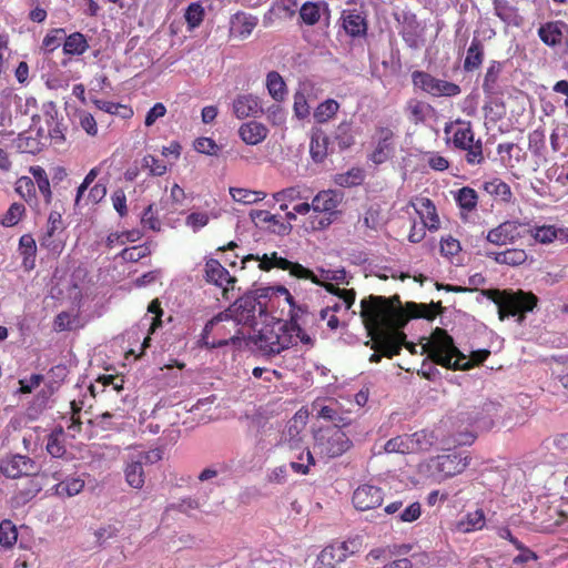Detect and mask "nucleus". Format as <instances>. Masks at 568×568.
I'll return each mask as SVG.
<instances>
[{"instance_id":"44","label":"nucleus","mask_w":568,"mask_h":568,"mask_svg":"<svg viewBox=\"0 0 568 568\" xmlns=\"http://www.w3.org/2000/svg\"><path fill=\"white\" fill-rule=\"evenodd\" d=\"M483 62V47L478 40H473L464 61V68L467 71L477 69Z\"/></svg>"},{"instance_id":"54","label":"nucleus","mask_w":568,"mask_h":568,"mask_svg":"<svg viewBox=\"0 0 568 568\" xmlns=\"http://www.w3.org/2000/svg\"><path fill=\"white\" fill-rule=\"evenodd\" d=\"M384 449L386 453L412 454L409 436H397L386 442Z\"/></svg>"},{"instance_id":"62","label":"nucleus","mask_w":568,"mask_h":568,"mask_svg":"<svg viewBox=\"0 0 568 568\" xmlns=\"http://www.w3.org/2000/svg\"><path fill=\"white\" fill-rule=\"evenodd\" d=\"M77 324V316L69 312H61L54 320V329L58 332L73 329Z\"/></svg>"},{"instance_id":"11","label":"nucleus","mask_w":568,"mask_h":568,"mask_svg":"<svg viewBox=\"0 0 568 568\" xmlns=\"http://www.w3.org/2000/svg\"><path fill=\"white\" fill-rule=\"evenodd\" d=\"M470 458L467 454L450 453L429 459L425 465L430 477L440 481L462 474L469 465Z\"/></svg>"},{"instance_id":"47","label":"nucleus","mask_w":568,"mask_h":568,"mask_svg":"<svg viewBox=\"0 0 568 568\" xmlns=\"http://www.w3.org/2000/svg\"><path fill=\"white\" fill-rule=\"evenodd\" d=\"M252 217L255 223H272V231L278 234H285L288 231V226L282 222H280L276 215L271 214L268 211H256L252 213Z\"/></svg>"},{"instance_id":"32","label":"nucleus","mask_w":568,"mask_h":568,"mask_svg":"<svg viewBox=\"0 0 568 568\" xmlns=\"http://www.w3.org/2000/svg\"><path fill=\"white\" fill-rule=\"evenodd\" d=\"M321 568H336L344 560L336 541L325 547L317 557Z\"/></svg>"},{"instance_id":"26","label":"nucleus","mask_w":568,"mask_h":568,"mask_svg":"<svg viewBox=\"0 0 568 568\" xmlns=\"http://www.w3.org/2000/svg\"><path fill=\"white\" fill-rule=\"evenodd\" d=\"M265 87L274 102L283 103L286 100L288 93L287 87L278 72L271 71L266 74Z\"/></svg>"},{"instance_id":"45","label":"nucleus","mask_w":568,"mask_h":568,"mask_svg":"<svg viewBox=\"0 0 568 568\" xmlns=\"http://www.w3.org/2000/svg\"><path fill=\"white\" fill-rule=\"evenodd\" d=\"M364 180V172L358 168H353L345 173L336 174L334 178L335 184L343 187H352L359 185Z\"/></svg>"},{"instance_id":"31","label":"nucleus","mask_w":568,"mask_h":568,"mask_svg":"<svg viewBox=\"0 0 568 568\" xmlns=\"http://www.w3.org/2000/svg\"><path fill=\"white\" fill-rule=\"evenodd\" d=\"M205 274L207 281L217 286H223L230 282L227 270L217 260L211 258L206 262Z\"/></svg>"},{"instance_id":"55","label":"nucleus","mask_w":568,"mask_h":568,"mask_svg":"<svg viewBox=\"0 0 568 568\" xmlns=\"http://www.w3.org/2000/svg\"><path fill=\"white\" fill-rule=\"evenodd\" d=\"M16 192L27 202H30L36 196L33 180L29 176L19 178L16 182Z\"/></svg>"},{"instance_id":"25","label":"nucleus","mask_w":568,"mask_h":568,"mask_svg":"<svg viewBox=\"0 0 568 568\" xmlns=\"http://www.w3.org/2000/svg\"><path fill=\"white\" fill-rule=\"evenodd\" d=\"M504 407L493 400H487L483 405V416L475 422L480 423L484 428H491L497 424L506 425Z\"/></svg>"},{"instance_id":"43","label":"nucleus","mask_w":568,"mask_h":568,"mask_svg":"<svg viewBox=\"0 0 568 568\" xmlns=\"http://www.w3.org/2000/svg\"><path fill=\"white\" fill-rule=\"evenodd\" d=\"M106 387H111L113 392H119L122 389V379L113 375L100 376L94 384L89 386V392L94 397L98 392H103Z\"/></svg>"},{"instance_id":"15","label":"nucleus","mask_w":568,"mask_h":568,"mask_svg":"<svg viewBox=\"0 0 568 568\" xmlns=\"http://www.w3.org/2000/svg\"><path fill=\"white\" fill-rule=\"evenodd\" d=\"M1 473L9 478L34 476L39 471L37 464L23 455H12L3 458L0 464Z\"/></svg>"},{"instance_id":"29","label":"nucleus","mask_w":568,"mask_h":568,"mask_svg":"<svg viewBox=\"0 0 568 568\" xmlns=\"http://www.w3.org/2000/svg\"><path fill=\"white\" fill-rule=\"evenodd\" d=\"M496 263L508 266L523 265L528 260V254L521 248H508L503 252L488 254Z\"/></svg>"},{"instance_id":"3","label":"nucleus","mask_w":568,"mask_h":568,"mask_svg":"<svg viewBox=\"0 0 568 568\" xmlns=\"http://www.w3.org/2000/svg\"><path fill=\"white\" fill-rule=\"evenodd\" d=\"M254 303L252 300H237L231 307L221 312L212 320H210L201 334V343L205 347L215 348L224 346L229 341L234 342L239 339V335H232L230 338L226 337L231 329L236 325H251L254 320Z\"/></svg>"},{"instance_id":"20","label":"nucleus","mask_w":568,"mask_h":568,"mask_svg":"<svg viewBox=\"0 0 568 568\" xmlns=\"http://www.w3.org/2000/svg\"><path fill=\"white\" fill-rule=\"evenodd\" d=\"M521 224L517 221H506L488 231L486 239L494 245H507L521 236Z\"/></svg>"},{"instance_id":"53","label":"nucleus","mask_w":568,"mask_h":568,"mask_svg":"<svg viewBox=\"0 0 568 568\" xmlns=\"http://www.w3.org/2000/svg\"><path fill=\"white\" fill-rule=\"evenodd\" d=\"M26 213V207L21 203H12L1 220V224L7 227L17 225Z\"/></svg>"},{"instance_id":"35","label":"nucleus","mask_w":568,"mask_h":568,"mask_svg":"<svg viewBox=\"0 0 568 568\" xmlns=\"http://www.w3.org/2000/svg\"><path fill=\"white\" fill-rule=\"evenodd\" d=\"M408 436L412 454L426 452L435 444V436L432 432L420 430Z\"/></svg>"},{"instance_id":"4","label":"nucleus","mask_w":568,"mask_h":568,"mask_svg":"<svg viewBox=\"0 0 568 568\" xmlns=\"http://www.w3.org/2000/svg\"><path fill=\"white\" fill-rule=\"evenodd\" d=\"M342 194L333 190L320 191L311 203L294 204L286 213L288 221H296L297 216H305L303 225L306 231H322L327 229L336 219Z\"/></svg>"},{"instance_id":"41","label":"nucleus","mask_w":568,"mask_h":568,"mask_svg":"<svg viewBox=\"0 0 568 568\" xmlns=\"http://www.w3.org/2000/svg\"><path fill=\"white\" fill-rule=\"evenodd\" d=\"M89 48L87 39L82 33L70 34L63 43V52L71 55H80Z\"/></svg>"},{"instance_id":"49","label":"nucleus","mask_w":568,"mask_h":568,"mask_svg":"<svg viewBox=\"0 0 568 568\" xmlns=\"http://www.w3.org/2000/svg\"><path fill=\"white\" fill-rule=\"evenodd\" d=\"M204 8L200 2H193L191 3L184 13L185 21L187 23L189 29H195L197 28L203 19H204Z\"/></svg>"},{"instance_id":"18","label":"nucleus","mask_w":568,"mask_h":568,"mask_svg":"<svg viewBox=\"0 0 568 568\" xmlns=\"http://www.w3.org/2000/svg\"><path fill=\"white\" fill-rule=\"evenodd\" d=\"M232 113L239 120L256 118L263 113V104L260 97L252 93L237 94L232 101Z\"/></svg>"},{"instance_id":"5","label":"nucleus","mask_w":568,"mask_h":568,"mask_svg":"<svg viewBox=\"0 0 568 568\" xmlns=\"http://www.w3.org/2000/svg\"><path fill=\"white\" fill-rule=\"evenodd\" d=\"M422 348L434 363L452 369H469L474 364L483 363L490 354L487 349H479L473 352L468 359L454 345L453 338L440 328L430 334Z\"/></svg>"},{"instance_id":"1","label":"nucleus","mask_w":568,"mask_h":568,"mask_svg":"<svg viewBox=\"0 0 568 568\" xmlns=\"http://www.w3.org/2000/svg\"><path fill=\"white\" fill-rule=\"evenodd\" d=\"M361 316L373 342V349L386 357L399 354L405 337L399 327L406 322L400 310L385 297L369 296L361 302Z\"/></svg>"},{"instance_id":"24","label":"nucleus","mask_w":568,"mask_h":568,"mask_svg":"<svg viewBox=\"0 0 568 568\" xmlns=\"http://www.w3.org/2000/svg\"><path fill=\"white\" fill-rule=\"evenodd\" d=\"M393 131L388 128H381L376 132V146L371 154V160L376 164L386 162L393 153Z\"/></svg>"},{"instance_id":"36","label":"nucleus","mask_w":568,"mask_h":568,"mask_svg":"<svg viewBox=\"0 0 568 568\" xmlns=\"http://www.w3.org/2000/svg\"><path fill=\"white\" fill-rule=\"evenodd\" d=\"M230 195L235 202L242 204H254L265 199L262 191H253L244 187H230Z\"/></svg>"},{"instance_id":"6","label":"nucleus","mask_w":568,"mask_h":568,"mask_svg":"<svg viewBox=\"0 0 568 568\" xmlns=\"http://www.w3.org/2000/svg\"><path fill=\"white\" fill-rule=\"evenodd\" d=\"M260 307V316L263 317ZM264 322L251 336L254 346L264 355H276L294 345V336L287 321L264 315Z\"/></svg>"},{"instance_id":"28","label":"nucleus","mask_w":568,"mask_h":568,"mask_svg":"<svg viewBox=\"0 0 568 568\" xmlns=\"http://www.w3.org/2000/svg\"><path fill=\"white\" fill-rule=\"evenodd\" d=\"M486 525V518L481 509H476L464 515L456 523V530L463 534L480 530Z\"/></svg>"},{"instance_id":"13","label":"nucleus","mask_w":568,"mask_h":568,"mask_svg":"<svg viewBox=\"0 0 568 568\" xmlns=\"http://www.w3.org/2000/svg\"><path fill=\"white\" fill-rule=\"evenodd\" d=\"M151 462V453L139 452L125 463L123 473L125 483L133 489H142L145 484L144 465Z\"/></svg>"},{"instance_id":"64","label":"nucleus","mask_w":568,"mask_h":568,"mask_svg":"<svg viewBox=\"0 0 568 568\" xmlns=\"http://www.w3.org/2000/svg\"><path fill=\"white\" fill-rule=\"evenodd\" d=\"M194 149L199 153H203L206 155H216L220 148L215 143V141L211 138H199L194 142Z\"/></svg>"},{"instance_id":"30","label":"nucleus","mask_w":568,"mask_h":568,"mask_svg":"<svg viewBox=\"0 0 568 568\" xmlns=\"http://www.w3.org/2000/svg\"><path fill=\"white\" fill-rule=\"evenodd\" d=\"M343 28L349 36L357 37L365 33L366 22L361 13L355 11H344Z\"/></svg>"},{"instance_id":"16","label":"nucleus","mask_w":568,"mask_h":568,"mask_svg":"<svg viewBox=\"0 0 568 568\" xmlns=\"http://www.w3.org/2000/svg\"><path fill=\"white\" fill-rule=\"evenodd\" d=\"M384 500L383 490L374 485H359L353 493L352 501L359 511H366L379 507Z\"/></svg>"},{"instance_id":"22","label":"nucleus","mask_w":568,"mask_h":568,"mask_svg":"<svg viewBox=\"0 0 568 568\" xmlns=\"http://www.w3.org/2000/svg\"><path fill=\"white\" fill-rule=\"evenodd\" d=\"M565 33H568V24L564 21H549L538 29V37L548 47L560 45Z\"/></svg>"},{"instance_id":"7","label":"nucleus","mask_w":568,"mask_h":568,"mask_svg":"<svg viewBox=\"0 0 568 568\" xmlns=\"http://www.w3.org/2000/svg\"><path fill=\"white\" fill-rule=\"evenodd\" d=\"M260 297L267 301L265 304V308H270L271 311L281 310V313H284V307H288V314L291 316V321L287 322L291 328L290 331L294 336V345L300 341L304 345L311 346L313 344V338L304 332L296 323V304L290 291L283 285H273L265 286L260 288Z\"/></svg>"},{"instance_id":"57","label":"nucleus","mask_w":568,"mask_h":568,"mask_svg":"<svg viewBox=\"0 0 568 568\" xmlns=\"http://www.w3.org/2000/svg\"><path fill=\"white\" fill-rule=\"evenodd\" d=\"M142 166L144 169H148L150 174L154 176H162L169 170L166 164H164L162 161H160L159 159L151 154H146L143 156Z\"/></svg>"},{"instance_id":"2","label":"nucleus","mask_w":568,"mask_h":568,"mask_svg":"<svg viewBox=\"0 0 568 568\" xmlns=\"http://www.w3.org/2000/svg\"><path fill=\"white\" fill-rule=\"evenodd\" d=\"M247 260L260 261L258 266L263 271H270L273 267L288 271L291 276L298 280H308L316 285L323 286L329 293L342 291L336 287L338 285L349 284V276L344 268L331 270L317 267L316 270H310L300 263H294L278 256L276 252L264 254L263 256L250 254L244 257L243 262Z\"/></svg>"},{"instance_id":"42","label":"nucleus","mask_w":568,"mask_h":568,"mask_svg":"<svg viewBox=\"0 0 568 568\" xmlns=\"http://www.w3.org/2000/svg\"><path fill=\"white\" fill-rule=\"evenodd\" d=\"M334 140L341 149H348L355 142V136L349 121H342L335 129Z\"/></svg>"},{"instance_id":"63","label":"nucleus","mask_w":568,"mask_h":568,"mask_svg":"<svg viewBox=\"0 0 568 568\" xmlns=\"http://www.w3.org/2000/svg\"><path fill=\"white\" fill-rule=\"evenodd\" d=\"M78 118L81 129L85 131L87 134L91 136H95L98 134V124L91 113L87 111H80L78 113Z\"/></svg>"},{"instance_id":"59","label":"nucleus","mask_w":568,"mask_h":568,"mask_svg":"<svg viewBox=\"0 0 568 568\" xmlns=\"http://www.w3.org/2000/svg\"><path fill=\"white\" fill-rule=\"evenodd\" d=\"M293 110L295 116L301 120L306 119L311 113L306 95L301 90L294 93Z\"/></svg>"},{"instance_id":"17","label":"nucleus","mask_w":568,"mask_h":568,"mask_svg":"<svg viewBox=\"0 0 568 568\" xmlns=\"http://www.w3.org/2000/svg\"><path fill=\"white\" fill-rule=\"evenodd\" d=\"M308 419V412L305 408L298 409L294 416L287 422L282 433L280 443L287 445L290 448H298L302 442V432L304 430Z\"/></svg>"},{"instance_id":"40","label":"nucleus","mask_w":568,"mask_h":568,"mask_svg":"<svg viewBox=\"0 0 568 568\" xmlns=\"http://www.w3.org/2000/svg\"><path fill=\"white\" fill-rule=\"evenodd\" d=\"M274 199L280 203V209L282 211L288 212L290 204L301 203L300 201L304 200L303 193L298 187H287L274 194Z\"/></svg>"},{"instance_id":"34","label":"nucleus","mask_w":568,"mask_h":568,"mask_svg":"<svg viewBox=\"0 0 568 568\" xmlns=\"http://www.w3.org/2000/svg\"><path fill=\"white\" fill-rule=\"evenodd\" d=\"M484 190L488 194L494 196L496 200H499L503 202H509L513 196L509 185L497 178L486 181L484 183Z\"/></svg>"},{"instance_id":"27","label":"nucleus","mask_w":568,"mask_h":568,"mask_svg":"<svg viewBox=\"0 0 568 568\" xmlns=\"http://www.w3.org/2000/svg\"><path fill=\"white\" fill-rule=\"evenodd\" d=\"M495 14L508 26L519 27L523 17L518 9L506 0H493Z\"/></svg>"},{"instance_id":"51","label":"nucleus","mask_w":568,"mask_h":568,"mask_svg":"<svg viewBox=\"0 0 568 568\" xmlns=\"http://www.w3.org/2000/svg\"><path fill=\"white\" fill-rule=\"evenodd\" d=\"M18 539L16 526L10 520L0 523V545L4 548L12 547Z\"/></svg>"},{"instance_id":"61","label":"nucleus","mask_w":568,"mask_h":568,"mask_svg":"<svg viewBox=\"0 0 568 568\" xmlns=\"http://www.w3.org/2000/svg\"><path fill=\"white\" fill-rule=\"evenodd\" d=\"M210 222V215L206 212H192L185 219V225L194 232L200 231Z\"/></svg>"},{"instance_id":"14","label":"nucleus","mask_w":568,"mask_h":568,"mask_svg":"<svg viewBox=\"0 0 568 568\" xmlns=\"http://www.w3.org/2000/svg\"><path fill=\"white\" fill-rule=\"evenodd\" d=\"M100 170L99 168L91 169L88 174L85 175L82 183L79 185L75 196V205L82 206L88 204H97L101 202L105 195H106V187L104 184L97 183L94 184L87 196H84V192L88 190V187L94 182L97 176L99 175Z\"/></svg>"},{"instance_id":"39","label":"nucleus","mask_w":568,"mask_h":568,"mask_svg":"<svg viewBox=\"0 0 568 568\" xmlns=\"http://www.w3.org/2000/svg\"><path fill=\"white\" fill-rule=\"evenodd\" d=\"M455 201L460 210L470 212L477 206L478 195L474 189L464 186L456 192Z\"/></svg>"},{"instance_id":"37","label":"nucleus","mask_w":568,"mask_h":568,"mask_svg":"<svg viewBox=\"0 0 568 568\" xmlns=\"http://www.w3.org/2000/svg\"><path fill=\"white\" fill-rule=\"evenodd\" d=\"M408 118L415 124L424 122L432 112V106L418 100H410L406 105Z\"/></svg>"},{"instance_id":"21","label":"nucleus","mask_w":568,"mask_h":568,"mask_svg":"<svg viewBox=\"0 0 568 568\" xmlns=\"http://www.w3.org/2000/svg\"><path fill=\"white\" fill-rule=\"evenodd\" d=\"M257 23V17L246 12H236L230 21V33L234 38L244 40L252 34Z\"/></svg>"},{"instance_id":"46","label":"nucleus","mask_w":568,"mask_h":568,"mask_svg":"<svg viewBox=\"0 0 568 568\" xmlns=\"http://www.w3.org/2000/svg\"><path fill=\"white\" fill-rule=\"evenodd\" d=\"M84 487V480L81 477H70L57 485L59 495L72 497L78 495Z\"/></svg>"},{"instance_id":"19","label":"nucleus","mask_w":568,"mask_h":568,"mask_svg":"<svg viewBox=\"0 0 568 568\" xmlns=\"http://www.w3.org/2000/svg\"><path fill=\"white\" fill-rule=\"evenodd\" d=\"M409 205L419 216L420 222L427 226L430 232H436L440 227V220L433 201L424 196H415L409 201Z\"/></svg>"},{"instance_id":"52","label":"nucleus","mask_w":568,"mask_h":568,"mask_svg":"<svg viewBox=\"0 0 568 568\" xmlns=\"http://www.w3.org/2000/svg\"><path fill=\"white\" fill-rule=\"evenodd\" d=\"M266 120L275 126H281L286 122V111L281 103H273L263 110Z\"/></svg>"},{"instance_id":"23","label":"nucleus","mask_w":568,"mask_h":568,"mask_svg":"<svg viewBox=\"0 0 568 568\" xmlns=\"http://www.w3.org/2000/svg\"><path fill=\"white\" fill-rule=\"evenodd\" d=\"M268 129L265 124L258 121H247L240 125L239 136L246 145H257L266 140L268 136Z\"/></svg>"},{"instance_id":"50","label":"nucleus","mask_w":568,"mask_h":568,"mask_svg":"<svg viewBox=\"0 0 568 568\" xmlns=\"http://www.w3.org/2000/svg\"><path fill=\"white\" fill-rule=\"evenodd\" d=\"M17 95L11 90H3L0 93V126H6L10 122L9 109L16 101Z\"/></svg>"},{"instance_id":"38","label":"nucleus","mask_w":568,"mask_h":568,"mask_svg":"<svg viewBox=\"0 0 568 568\" xmlns=\"http://www.w3.org/2000/svg\"><path fill=\"white\" fill-rule=\"evenodd\" d=\"M339 109V104L334 99H327L320 103L313 115L317 123H326L335 116Z\"/></svg>"},{"instance_id":"33","label":"nucleus","mask_w":568,"mask_h":568,"mask_svg":"<svg viewBox=\"0 0 568 568\" xmlns=\"http://www.w3.org/2000/svg\"><path fill=\"white\" fill-rule=\"evenodd\" d=\"M327 11V6L324 2H305L301 10L300 16L308 26L317 23L324 12Z\"/></svg>"},{"instance_id":"58","label":"nucleus","mask_w":568,"mask_h":568,"mask_svg":"<svg viewBox=\"0 0 568 568\" xmlns=\"http://www.w3.org/2000/svg\"><path fill=\"white\" fill-rule=\"evenodd\" d=\"M334 294L338 296L339 302L335 303L332 306H329L331 310H332V313L339 312L342 310L348 311L352 307V305L354 304V302H355V292H354V290H345V288H343V291H338L337 293H334Z\"/></svg>"},{"instance_id":"56","label":"nucleus","mask_w":568,"mask_h":568,"mask_svg":"<svg viewBox=\"0 0 568 568\" xmlns=\"http://www.w3.org/2000/svg\"><path fill=\"white\" fill-rule=\"evenodd\" d=\"M501 71V64L499 62H491L485 74L483 88L487 93H494L497 80Z\"/></svg>"},{"instance_id":"8","label":"nucleus","mask_w":568,"mask_h":568,"mask_svg":"<svg viewBox=\"0 0 568 568\" xmlns=\"http://www.w3.org/2000/svg\"><path fill=\"white\" fill-rule=\"evenodd\" d=\"M483 294L498 306L499 318L515 316L519 313L532 311L536 306L537 297L532 293L518 291L516 293L485 290Z\"/></svg>"},{"instance_id":"12","label":"nucleus","mask_w":568,"mask_h":568,"mask_svg":"<svg viewBox=\"0 0 568 568\" xmlns=\"http://www.w3.org/2000/svg\"><path fill=\"white\" fill-rule=\"evenodd\" d=\"M412 82L418 89L432 97H455L460 93V88L449 81L437 79L424 71H414Z\"/></svg>"},{"instance_id":"48","label":"nucleus","mask_w":568,"mask_h":568,"mask_svg":"<svg viewBox=\"0 0 568 568\" xmlns=\"http://www.w3.org/2000/svg\"><path fill=\"white\" fill-rule=\"evenodd\" d=\"M29 171L34 179L33 182L38 185L39 191L45 200L49 201L51 199V187L44 169L41 166H31Z\"/></svg>"},{"instance_id":"10","label":"nucleus","mask_w":568,"mask_h":568,"mask_svg":"<svg viewBox=\"0 0 568 568\" xmlns=\"http://www.w3.org/2000/svg\"><path fill=\"white\" fill-rule=\"evenodd\" d=\"M445 133L453 134L456 148L467 151L466 161L469 164H479L484 160L481 142L474 140V132L469 122L457 121L445 126Z\"/></svg>"},{"instance_id":"9","label":"nucleus","mask_w":568,"mask_h":568,"mask_svg":"<svg viewBox=\"0 0 568 568\" xmlns=\"http://www.w3.org/2000/svg\"><path fill=\"white\" fill-rule=\"evenodd\" d=\"M314 438V449L327 458L338 457L352 446L351 439L338 425L320 429Z\"/></svg>"},{"instance_id":"60","label":"nucleus","mask_w":568,"mask_h":568,"mask_svg":"<svg viewBox=\"0 0 568 568\" xmlns=\"http://www.w3.org/2000/svg\"><path fill=\"white\" fill-rule=\"evenodd\" d=\"M310 153L315 162H321L326 155V139L325 136H312L310 144Z\"/></svg>"}]
</instances>
